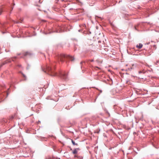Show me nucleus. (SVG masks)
<instances>
[{
	"instance_id": "4468645a",
	"label": "nucleus",
	"mask_w": 159,
	"mask_h": 159,
	"mask_svg": "<svg viewBox=\"0 0 159 159\" xmlns=\"http://www.w3.org/2000/svg\"><path fill=\"white\" fill-rule=\"evenodd\" d=\"M139 74H140L142 73V72L141 71H140L139 72Z\"/></svg>"
},
{
	"instance_id": "ddd939ff",
	"label": "nucleus",
	"mask_w": 159,
	"mask_h": 159,
	"mask_svg": "<svg viewBox=\"0 0 159 159\" xmlns=\"http://www.w3.org/2000/svg\"><path fill=\"white\" fill-rule=\"evenodd\" d=\"M46 159H52L51 157H48L46 158Z\"/></svg>"
},
{
	"instance_id": "423d86ee",
	"label": "nucleus",
	"mask_w": 159,
	"mask_h": 159,
	"mask_svg": "<svg viewBox=\"0 0 159 159\" xmlns=\"http://www.w3.org/2000/svg\"><path fill=\"white\" fill-rule=\"evenodd\" d=\"M142 47H143V45H142V44L141 43H139V45H137L136 46L137 48H138L139 49L141 48Z\"/></svg>"
},
{
	"instance_id": "6e6552de",
	"label": "nucleus",
	"mask_w": 159,
	"mask_h": 159,
	"mask_svg": "<svg viewBox=\"0 0 159 159\" xmlns=\"http://www.w3.org/2000/svg\"><path fill=\"white\" fill-rule=\"evenodd\" d=\"M72 153L73 154H75L77 153V149H75L74 151H73Z\"/></svg>"
},
{
	"instance_id": "f257e3e1",
	"label": "nucleus",
	"mask_w": 159,
	"mask_h": 159,
	"mask_svg": "<svg viewBox=\"0 0 159 159\" xmlns=\"http://www.w3.org/2000/svg\"><path fill=\"white\" fill-rule=\"evenodd\" d=\"M48 72V73L52 76H55L56 75V74L54 72V70L52 69L50 67L48 66L46 70L45 71Z\"/></svg>"
},
{
	"instance_id": "20e7f679",
	"label": "nucleus",
	"mask_w": 159,
	"mask_h": 159,
	"mask_svg": "<svg viewBox=\"0 0 159 159\" xmlns=\"http://www.w3.org/2000/svg\"><path fill=\"white\" fill-rule=\"evenodd\" d=\"M23 54L24 56H29L30 57L32 55V53L29 52H25L23 53Z\"/></svg>"
},
{
	"instance_id": "39448f33",
	"label": "nucleus",
	"mask_w": 159,
	"mask_h": 159,
	"mask_svg": "<svg viewBox=\"0 0 159 159\" xmlns=\"http://www.w3.org/2000/svg\"><path fill=\"white\" fill-rule=\"evenodd\" d=\"M66 57L71 61H73L74 60V58L73 57L70 56H67Z\"/></svg>"
},
{
	"instance_id": "dca6fc26",
	"label": "nucleus",
	"mask_w": 159,
	"mask_h": 159,
	"mask_svg": "<svg viewBox=\"0 0 159 159\" xmlns=\"http://www.w3.org/2000/svg\"><path fill=\"white\" fill-rule=\"evenodd\" d=\"M75 149H77V150H80V149L79 148H75Z\"/></svg>"
},
{
	"instance_id": "2eb2a0df",
	"label": "nucleus",
	"mask_w": 159,
	"mask_h": 159,
	"mask_svg": "<svg viewBox=\"0 0 159 159\" xmlns=\"http://www.w3.org/2000/svg\"><path fill=\"white\" fill-rule=\"evenodd\" d=\"M89 61H90L91 62H93V60H90Z\"/></svg>"
},
{
	"instance_id": "9b49d317",
	"label": "nucleus",
	"mask_w": 159,
	"mask_h": 159,
	"mask_svg": "<svg viewBox=\"0 0 159 159\" xmlns=\"http://www.w3.org/2000/svg\"><path fill=\"white\" fill-rule=\"evenodd\" d=\"M2 10L1 8H0V15H1L2 14Z\"/></svg>"
},
{
	"instance_id": "7ed1b4c3",
	"label": "nucleus",
	"mask_w": 159,
	"mask_h": 159,
	"mask_svg": "<svg viewBox=\"0 0 159 159\" xmlns=\"http://www.w3.org/2000/svg\"><path fill=\"white\" fill-rule=\"evenodd\" d=\"M61 77L63 79H66L67 77V74L63 72H62L60 73Z\"/></svg>"
},
{
	"instance_id": "f8f14e48",
	"label": "nucleus",
	"mask_w": 159,
	"mask_h": 159,
	"mask_svg": "<svg viewBox=\"0 0 159 159\" xmlns=\"http://www.w3.org/2000/svg\"><path fill=\"white\" fill-rule=\"evenodd\" d=\"M16 58V57H13V58H12V61H14V59H15V58Z\"/></svg>"
},
{
	"instance_id": "9d476101",
	"label": "nucleus",
	"mask_w": 159,
	"mask_h": 159,
	"mask_svg": "<svg viewBox=\"0 0 159 159\" xmlns=\"http://www.w3.org/2000/svg\"><path fill=\"white\" fill-rule=\"evenodd\" d=\"M136 65H134V64H133L132 65V69H134V66H135V67H136Z\"/></svg>"
},
{
	"instance_id": "1a4fd4ad",
	"label": "nucleus",
	"mask_w": 159,
	"mask_h": 159,
	"mask_svg": "<svg viewBox=\"0 0 159 159\" xmlns=\"http://www.w3.org/2000/svg\"><path fill=\"white\" fill-rule=\"evenodd\" d=\"M8 62L7 61H6L5 62L2 63L1 65V66H2L3 65H4V64H6V63H7Z\"/></svg>"
},
{
	"instance_id": "0eeeda50",
	"label": "nucleus",
	"mask_w": 159,
	"mask_h": 159,
	"mask_svg": "<svg viewBox=\"0 0 159 159\" xmlns=\"http://www.w3.org/2000/svg\"><path fill=\"white\" fill-rule=\"evenodd\" d=\"M71 142L74 145H76L78 146V144L77 143H75V142L73 140H71Z\"/></svg>"
},
{
	"instance_id": "f03ea898",
	"label": "nucleus",
	"mask_w": 159,
	"mask_h": 159,
	"mask_svg": "<svg viewBox=\"0 0 159 159\" xmlns=\"http://www.w3.org/2000/svg\"><path fill=\"white\" fill-rule=\"evenodd\" d=\"M66 57L65 55L63 54L61 55L59 57L58 59L60 60L61 62H63L64 61V59Z\"/></svg>"
}]
</instances>
